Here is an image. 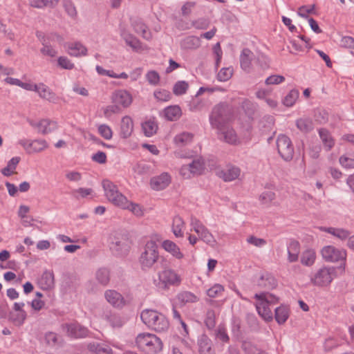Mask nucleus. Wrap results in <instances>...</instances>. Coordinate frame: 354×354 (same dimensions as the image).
Segmentation results:
<instances>
[{"label": "nucleus", "instance_id": "obj_64", "mask_svg": "<svg viewBox=\"0 0 354 354\" xmlns=\"http://www.w3.org/2000/svg\"><path fill=\"white\" fill-rule=\"evenodd\" d=\"M339 163L346 168H354V159L346 156L339 158Z\"/></svg>", "mask_w": 354, "mask_h": 354}, {"label": "nucleus", "instance_id": "obj_18", "mask_svg": "<svg viewBox=\"0 0 354 354\" xmlns=\"http://www.w3.org/2000/svg\"><path fill=\"white\" fill-rule=\"evenodd\" d=\"M131 26L135 32L141 34L143 38L149 39L151 37L150 32L147 31V26L141 19H132Z\"/></svg>", "mask_w": 354, "mask_h": 354}, {"label": "nucleus", "instance_id": "obj_51", "mask_svg": "<svg viewBox=\"0 0 354 354\" xmlns=\"http://www.w3.org/2000/svg\"><path fill=\"white\" fill-rule=\"evenodd\" d=\"M241 348L245 354H257L259 351L257 347L250 341H243Z\"/></svg>", "mask_w": 354, "mask_h": 354}, {"label": "nucleus", "instance_id": "obj_62", "mask_svg": "<svg viewBox=\"0 0 354 354\" xmlns=\"http://www.w3.org/2000/svg\"><path fill=\"white\" fill-rule=\"evenodd\" d=\"M41 53L44 55L53 57L57 55V51L50 46V44L43 45V48L40 50Z\"/></svg>", "mask_w": 354, "mask_h": 354}, {"label": "nucleus", "instance_id": "obj_21", "mask_svg": "<svg viewBox=\"0 0 354 354\" xmlns=\"http://www.w3.org/2000/svg\"><path fill=\"white\" fill-rule=\"evenodd\" d=\"M254 54L248 48H243L240 55V64L243 70L248 71L250 68L251 62L253 59Z\"/></svg>", "mask_w": 354, "mask_h": 354}, {"label": "nucleus", "instance_id": "obj_55", "mask_svg": "<svg viewBox=\"0 0 354 354\" xmlns=\"http://www.w3.org/2000/svg\"><path fill=\"white\" fill-rule=\"evenodd\" d=\"M224 291V287L218 283L214 284L207 290V295L212 298H214Z\"/></svg>", "mask_w": 354, "mask_h": 354}, {"label": "nucleus", "instance_id": "obj_9", "mask_svg": "<svg viewBox=\"0 0 354 354\" xmlns=\"http://www.w3.org/2000/svg\"><path fill=\"white\" fill-rule=\"evenodd\" d=\"M277 147L280 156L286 162L290 161L294 156V147L291 140L286 135L281 134L277 139Z\"/></svg>", "mask_w": 354, "mask_h": 354}, {"label": "nucleus", "instance_id": "obj_39", "mask_svg": "<svg viewBox=\"0 0 354 354\" xmlns=\"http://www.w3.org/2000/svg\"><path fill=\"white\" fill-rule=\"evenodd\" d=\"M189 88V84L186 81H178L173 86V93L176 95H183L185 94Z\"/></svg>", "mask_w": 354, "mask_h": 354}, {"label": "nucleus", "instance_id": "obj_42", "mask_svg": "<svg viewBox=\"0 0 354 354\" xmlns=\"http://www.w3.org/2000/svg\"><path fill=\"white\" fill-rule=\"evenodd\" d=\"M187 165L192 174H201L204 169V162L200 158L194 159Z\"/></svg>", "mask_w": 354, "mask_h": 354}, {"label": "nucleus", "instance_id": "obj_14", "mask_svg": "<svg viewBox=\"0 0 354 354\" xmlns=\"http://www.w3.org/2000/svg\"><path fill=\"white\" fill-rule=\"evenodd\" d=\"M104 297L106 301L114 307L122 308L124 305L122 295L114 290H106Z\"/></svg>", "mask_w": 354, "mask_h": 354}, {"label": "nucleus", "instance_id": "obj_27", "mask_svg": "<svg viewBox=\"0 0 354 354\" xmlns=\"http://www.w3.org/2000/svg\"><path fill=\"white\" fill-rule=\"evenodd\" d=\"M87 348L89 351L95 354H112V349L106 344L93 342L87 345Z\"/></svg>", "mask_w": 354, "mask_h": 354}, {"label": "nucleus", "instance_id": "obj_32", "mask_svg": "<svg viewBox=\"0 0 354 354\" xmlns=\"http://www.w3.org/2000/svg\"><path fill=\"white\" fill-rule=\"evenodd\" d=\"M297 127L303 133H309L314 129L312 120L309 118H299L296 120Z\"/></svg>", "mask_w": 354, "mask_h": 354}, {"label": "nucleus", "instance_id": "obj_53", "mask_svg": "<svg viewBox=\"0 0 354 354\" xmlns=\"http://www.w3.org/2000/svg\"><path fill=\"white\" fill-rule=\"evenodd\" d=\"M146 79L151 85L156 86L159 84L160 77L156 71H149L146 74Z\"/></svg>", "mask_w": 354, "mask_h": 354}, {"label": "nucleus", "instance_id": "obj_13", "mask_svg": "<svg viewBox=\"0 0 354 354\" xmlns=\"http://www.w3.org/2000/svg\"><path fill=\"white\" fill-rule=\"evenodd\" d=\"M171 178L167 173H162L158 176L153 177L150 180V185L154 190H162L170 183Z\"/></svg>", "mask_w": 354, "mask_h": 354}, {"label": "nucleus", "instance_id": "obj_37", "mask_svg": "<svg viewBox=\"0 0 354 354\" xmlns=\"http://www.w3.org/2000/svg\"><path fill=\"white\" fill-rule=\"evenodd\" d=\"M193 139V134L188 132H183L176 135L174 138V142L179 147L187 145Z\"/></svg>", "mask_w": 354, "mask_h": 354}, {"label": "nucleus", "instance_id": "obj_19", "mask_svg": "<svg viewBox=\"0 0 354 354\" xmlns=\"http://www.w3.org/2000/svg\"><path fill=\"white\" fill-rule=\"evenodd\" d=\"M162 247L167 252L178 259L183 258V254L180 252L179 247L170 240H165L162 243Z\"/></svg>", "mask_w": 354, "mask_h": 354}, {"label": "nucleus", "instance_id": "obj_60", "mask_svg": "<svg viewBox=\"0 0 354 354\" xmlns=\"http://www.w3.org/2000/svg\"><path fill=\"white\" fill-rule=\"evenodd\" d=\"M107 319L113 327H121L123 324L120 317L115 314L107 316Z\"/></svg>", "mask_w": 354, "mask_h": 354}, {"label": "nucleus", "instance_id": "obj_47", "mask_svg": "<svg viewBox=\"0 0 354 354\" xmlns=\"http://www.w3.org/2000/svg\"><path fill=\"white\" fill-rule=\"evenodd\" d=\"M154 97L158 101L168 102L171 99V93L165 89L156 90L153 93Z\"/></svg>", "mask_w": 354, "mask_h": 354}, {"label": "nucleus", "instance_id": "obj_30", "mask_svg": "<svg viewBox=\"0 0 354 354\" xmlns=\"http://www.w3.org/2000/svg\"><path fill=\"white\" fill-rule=\"evenodd\" d=\"M121 37L125 41L126 44L132 48V49L137 50L141 48V44L139 39L132 34H130L125 30H122L121 32Z\"/></svg>", "mask_w": 354, "mask_h": 354}, {"label": "nucleus", "instance_id": "obj_17", "mask_svg": "<svg viewBox=\"0 0 354 354\" xmlns=\"http://www.w3.org/2000/svg\"><path fill=\"white\" fill-rule=\"evenodd\" d=\"M133 120L129 116H124L122 118L120 125V136L122 138H129L133 132Z\"/></svg>", "mask_w": 354, "mask_h": 354}, {"label": "nucleus", "instance_id": "obj_50", "mask_svg": "<svg viewBox=\"0 0 354 354\" xmlns=\"http://www.w3.org/2000/svg\"><path fill=\"white\" fill-rule=\"evenodd\" d=\"M26 316L27 314L26 311H21V313L18 312L16 315L10 313V319L15 324V325L21 326L24 324L26 319Z\"/></svg>", "mask_w": 354, "mask_h": 354}, {"label": "nucleus", "instance_id": "obj_58", "mask_svg": "<svg viewBox=\"0 0 354 354\" xmlns=\"http://www.w3.org/2000/svg\"><path fill=\"white\" fill-rule=\"evenodd\" d=\"M275 198V194L271 191H266L263 192L260 196L259 200L261 201L262 203L266 204L272 201H273Z\"/></svg>", "mask_w": 354, "mask_h": 354}, {"label": "nucleus", "instance_id": "obj_22", "mask_svg": "<svg viewBox=\"0 0 354 354\" xmlns=\"http://www.w3.org/2000/svg\"><path fill=\"white\" fill-rule=\"evenodd\" d=\"M198 344L200 354H214L212 348V341L207 335H201L198 339Z\"/></svg>", "mask_w": 354, "mask_h": 354}, {"label": "nucleus", "instance_id": "obj_36", "mask_svg": "<svg viewBox=\"0 0 354 354\" xmlns=\"http://www.w3.org/2000/svg\"><path fill=\"white\" fill-rule=\"evenodd\" d=\"M254 298L259 301L266 302L268 306L270 304H274L278 302L279 298L271 293L261 292L254 295Z\"/></svg>", "mask_w": 354, "mask_h": 354}, {"label": "nucleus", "instance_id": "obj_2", "mask_svg": "<svg viewBox=\"0 0 354 354\" xmlns=\"http://www.w3.org/2000/svg\"><path fill=\"white\" fill-rule=\"evenodd\" d=\"M232 116V106L226 102H221L212 108L209 115V122L213 127L223 129V127L227 124Z\"/></svg>", "mask_w": 354, "mask_h": 354}, {"label": "nucleus", "instance_id": "obj_59", "mask_svg": "<svg viewBox=\"0 0 354 354\" xmlns=\"http://www.w3.org/2000/svg\"><path fill=\"white\" fill-rule=\"evenodd\" d=\"M285 80V77L283 75H272L269 76L266 80L265 83L267 85L269 84H278L283 82Z\"/></svg>", "mask_w": 354, "mask_h": 354}, {"label": "nucleus", "instance_id": "obj_25", "mask_svg": "<svg viewBox=\"0 0 354 354\" xmlns=\"http://www.w3.org/2000/svg\"><path fill=\"white\" fill-rule=\"evenodd\" d=\"M57 128V124L56 122L48 119H42L39 121L37 131L45 135L55 131Z\"/></svg>", "mask_w": 354, "mask_h": 354}, {"label": "nucleus", "instance_id": "obj_4", "mask_svg": "<svg viewBox=\"0 0 354 354\" xmlns=\"http://www.w3.org/2000/svg\"><path fill=\"white\" fill-rule=\"evenodd\" d=\"M136 343L139 350L146 354H156L162 348L161 339L151 333L139 334L136 339Z\"/></svg>", "mask_w": 354, "mask_h": 354}, {"label": "nucleus", "instance_id": "obj_56", "mask_svg": "<svg viewBox=\"0 0 354 354\" xmlns=\"http://www.w3.org/2000/svg\"><path fill=\"white\" fill-rule=\"evenodd\" d=\"M121 112V108L116 104L109 105L104 109V115L106 118H109L113 113Z\"/></svg>", "mask_w": 354, "mask_h": 354}, {"label": "nucleus", "instance_id": "obj_20", "mask_svg": "<svg viewBox=\"0 0 354 354\" xmlns=\"http://www.w3.org/2000/svg\"><path fill=\"white\" fill-rule=\"evenodd\" d=\"M318 131L325 149L327 151H330L335 145V141L330 135V133L325 128H321Z\"/></svg>", "mask_w": 354, "mask_h": 354}, {"label": "nucleus", "instance_id": "obj_41", "mask_svg": "<svg viewBox=\"0 0 354 354\" xmlns=\"http://www.w3.org/2000/svg\"><path fill=\"white\" fill-rule=\"evenodd\" d=\"M86 48L82 46L79 42H76L68 47V53L71 56L77 57L81 55H85L86 54Z\"/></svg>", "mask_w": 354, "mask_h": 354}, {"label": "nucleus", "instance_id": "obj_5", "mask_svg": "<svg viewBox=\"0 0 354 354\" xmlns=\"http://www.w3.org/2000/svg\"><path fill=\"white\" fill-rule=\"evenodd\" d=\"M106 198L114 205L120 207H128V200L122 193H120L117 186L108 179H104L102 182Z\"/></svg>", "mask_w": 354, "mask_h": 354}, {"label": "nucleus", "instance_id": "obj_29", "mask_svg": "<svg viewBox=\"0 0 354 354\" xmlns=\"http://www.w3.org/2000/svg\"><path fill=\"white\" fill-rule=\"evenodd\" d=\"M181 109L179 106H169L164 109V115L167 120L176 121L181 115Z\"/></svg>", "mask_w": 354, "mask_h": 354}, {"label": "nucleus", "instance_id": "obj_61", "mask_svg": "<svg viewBox=\"0 0 354 354\" xmlns=\"http://www.w3.org/2000/svg\"><path fill=\"white\" fill-rule=\"evenodd\" d=\"M247 322L250 327L256 330L259 328V323L257 317L253 314H248L246 316Z\"/></svg>", "mask_w": 354, "mask_h": 354}, {"label": "nucleus", "instance_id": "obj_49", "mask_svg": "<svg viewBox=\"0 0 354 354\" xmlns=\"http://www.w3.org/2000/svg\"><path fill=\"white\" fill-rule=\"evenodd\" d=\"M314 118L318 123L325 124L328 120V113L326 110L319 109L315 111Z\"/></svg>", "mask_w": 354, "mask_h": 354}, {"label": "nucleus", "instance_id": "obj_3", "mask_svg": "<svg viewBox=\"0 0 354 354\" xmlns=\"http://www.w3.org/2000/svg\"><path fill=\"white\" fill-rule=\"evenodd\" d=\"M140 318L149 328L156 332H162L169 328V322L162 313L151 309H145L142 311Z\"/></svg>", "mask_w": 354, "mask_h": 354}, {"label": "nucleus", "instance_id": "obj_43", "mask_svg": "<svg viewBox=\"0 0 354 354\" xmlns=\"http://www.w3.org/2000/svg\"><path fill=\"white\" fill-rule=\"evenodd\" d=\"M324 231L333 234L341 240L347 239L350 234L348 231L341 228L328 227L325 228Z\"/></svg>", "mask_w": 354, "mask_h": 354}, {"label": "nucleus", "instance_id": "obj_45", "mask_svg": "<svg viewBox=\"0 0 354 354\" xmlns=\"http://www.w3.org/2000/svg\"><path fill=\"white\" fill-rule=\"evenodd\" d=\"M216 314L214 310L209 309L205 315V324L209 330L213 329L216 325Z\"/></svg>", "mask_w": 354, "mask_h": 354}, {"label": "nucleus", "instance_id": "obj_7", "mask_svg": "<svg viewBox=\"0 0 354 354\" xmlns=\"http://www.w3.org/2000/svg\"><path fill=\"white\" fill-rule=\"evenodd\" d=\"M336 276V268L333 266L323 267L320 268L314 277H311V282L317 286H327Z\"/></svg>", "mask_w": 354, "mask_h": 354}, {"label": "nucleus", "instance_id": "obj_33", "mask_svg": "<svg viewBox=\"0 0 354 354\" xmlns=\"http://www.w3.org/2000/svg\"><path fill=\"white\" fill-rule=\"evenodd\" d=\"M40 283L44 289H49L54 286V274L53 272L46 270L43 272Z\"/></svg>", "mask_w": 354, "mask_h": 354}, {"label": "nucleus", "instance_id": "obj_10", "mask_svg": "<svg viewBox=\"0 0 354 354\" xmlns=\"http://www.w3.org/2000/svg\"><path fill=\"white\" fill-rule=\"evenodd\" d=\"M110 250L117 257L126 256L129 252L130 241L126 236H114L111 238Z\"/></svg>", "mask_w": 354, "mask_h": 354}, {"label": "nucleus", "instance_id": "obj_52", "mask_svg": "<svg viewBox=\"0 0 354 354\" xmlns=\"http://www.w3.org/2000/svg\"><path fill=\"white\" fill-rule=\"evenodd\" d=\"M233 69L231 68H222L217 74V79L220 82L230 80L232 75Z\"/></svg>", "mask_w": 354, "mask_h": 354}, {"label": "nucleus", "instance_id": "obj_38", "mask_svg": "<svg viewBox=\"0 0 354 354\" xmlns=\"http://www.w3.org/2000/svg\"><path fill=\"white\" fill-rule=\"evenodd\" d=\"M142 128L145 135L151 137L156 133L158 124L154 121L148 120L142 123Z\"/></svg>", "mask_w": 354, "mask_h": 354}, {"label": "nucleus", "instance_id": "obj_54", "mask_svg": "<svg viewBox=\"0 0 354 354\" xmlns=\"http://www.w3.org/2000/svg\"><path fill=\"white\" fill-rule=\"evenodd\" d=\"M98 132L106 140H110L113 136L112 130L107 124H100L98 127Z\"/></svg>", "mask_w": 354, "mask_h": 354}, {"label": "nucleus", "instance_id": "obj_35", "mask_svg": "<svg viewBox=\"0 0 354 354\" xmlns=\"http://www.w3.org/2000/svg\"><path fill=\"white\" fill-rule=\"evenodd\" d=\"M95 276L97 281L103 286L107 285L110 281V271L106 268L98 269Z\"/></svg>", "mask_w": 354, "mask_h": 354}, {"label": "nucleus", "instance_id": "obj_6", "mask_svg": "<svg viewBox=\"0 0 354 354\" xmlns=\"http://www.w3.org/2000/svg\"><path fill=\"white\" fill-rule=\"evenodd\" d=\"M321 254L327 262H340L339 268L344 269L346 259V252L343 249H337L333 245L324 246Z\"/></svg>", "mask_w": 354, "mask_h": 354}, {"label": "nucleus", "instance_id": "obj_48", "mask_svg": "<svg viewBox=\"0 0 354 354\" xmlns=\"http://www.w3.org/2000/svg\"><path fill=\"white\" fill-rule=\"evenodd\" d=\"M199 39L194 36L187 37L181 43L185 48H194L198 46Z\"/></svg>", "mask_w": 354, "mask_h": 354}, {"label": "nucleus", "instance_id": "obj_12", "mask_svg": "<svg viewBox=\"0 0 354 354\" xmlns=\"http://www.w3.org/2000/svg\"><path fill=\"white\" fill-rule=\"evenodd\" d=\"M112 102L118 106L121 105L122 107L127 108L131 104L132 97L127 91L120 90L113 94Z\"/></svg>", "mask_w": 354, "mask_h": 354}, {"label": "nucleus", "instance_id": "obj_24", "mask_svg": "<svg viewBox=\"0 0 354 354\" xmlns=\"http://www.w3.org/2000/svg\"><path fill=\"white\" fill-rule=\"evenodd\" d=\"M219 131L218 138L225 142L233 144L236 141V135L232 129H230L227 125L223 127V129H218Z\"/></svg>", "mask_w": 354, "mask_h": 354}, {"label": "nucleus", "instance_id": "obj_34", "mask_svg": "<svg viewBox=\"0 0 354 354\" xmlns=\"http://www.w3.org/2000/svg\"><path fill=\"white\" fill-rule=\"evenodd\" d=\"M304 8H306L305 6H302L300 8H299V10L297 12L298 15L302 18L308 19V21L309 22V25L310 26V28L312 29L313 31H314L315 33H317V34L321 33L322 32V30L319 28L317 22L313 17H310L306 14H304L302 12V10Z\"/></svg>", "mask_w": 354, "mask_h": 354}, {"label": "nucleus", "instance_id": "obj_40", "mask_svg": "<svg viewBox=\"0 0 354 354\" xmlns=\"http://www.w3.org/2000/svg\"><path fill=\"white\" fill-rule=\"evenodd\" d=\"M47 147L45 140H35L28 143V147H30V153L41 151Z\"/></svg>", "mask_w": 354, "mask_h": 354}, {"label": "nucleus", "instance_id": "obj_11", "mask_svg": "<svg viewBox=\"0 0 354 354\" xmlns=\"http://www.w3.org/2000/svg\"><path fill=\"white\" fill-rule=\"evenodd\" d=\"M62 329L66 333L68 337L75 339L84 338L88 336L89 333L87 328L77 322L63 324Z\"/></svg>", "mask_w": 354, "mask_h": 354}, {"label": "nucleus", "instance_id": "obj_31", "mask_svg": "<svg viewBox=\"0 0 354 354\" xmlns=\"http://www.w3.org/2000/svg\"><path fill=\"white\" fill-rule=\"evenodd\" d=\"M316 259V253L314 250L308 249L304 251L301 256V263L306 266H311Z\"/></svg>", "mask_w": 354, "mask_h": 354}, {"label": "nucleus", "instance_id": "obj_26", "mask_svg": "<svg viewBox=\"0 0 354 354\" xmlns=\"http://www.w3.org/2000/svg\"><path fill=\"white\" fill-rule=\"evenodd\" d=\"M289 308L285 305H281L274 310V318L276 322L281 325L283 324L289 317Z\"/></svg>", "mask_w": 354, "mask_h": 354}, {"label": "nucleus", "instance_id": "obj_63", "mask_svg": "<svg viewBox=\"0 0 354 354\" xmlns=\"http://www.w3.org/2000/svg\"><path fill=\"white\" fill-rule=\"evenodd\" d=\"M91 158L93 161L100 164H104L106 162V155L103 151H97L92 156Z\"/></svg>", "mask_w": 354, "mask_h": 354}, {"label": "nucleus", "instance_id": "obj_1", "mask_svg": "<svg viewBox=\"0 0 354 354\" xmlns=\"http://www.w3.org/2000/svg\"><path fill=\"white\" fill-rule=\"evenodd\" d=\"M139 261L142 270H148L154 266V270H158L159 267H164L165 261L159 256L158 245L154 241L147 242L145 250L142 252Z\"/></svg>", "mask_w": 354, "mask_h": 354}, {"label": "nucleus", "instance_id": "obj_44", "mask_svg": "<svg viewBox=\"0 0 354 354\" xmlns=\"http://www.w3.org/2000/svg\"><path fill=\"white\" fill-rule=\"evenodd\" d=\"M299 92L297 89H292L284 97L283 103L286 106H292L299 97Z\"/></svg>", "mask_w": 354, "mask_h": 354}, {"label": "nucleus", "instance_id": "obj_15", "mask_svg": "<svg viewBox=\"0 0 354 354\" xmlns=\"http://www.w3.org/2000/svg\"><path fill=\"white\" fill-rule=\"evenodd\" d=\"M257 284L261 288L272 290L277 287V281L270 273L266 272L261 275Z\"/></svg>", "mask_w": 354, "mask_h": 354}, {"label": "nucleus", "instance_id": "obj_23", "mask_svg": "<svg viewBox=\"0 0 354 354\" xmlns=\"http://www.w3.org/2000/svg\"><path fill=\"white\" fill-rule=\"evenodd\" d=\"M37 88L38 89L36 90V92L39 93L41 98L47 100L50 102H56L57 97L47 86L40 84L37 86Z\"/></svg>", "mask_w": 354, "mask_h": 354}, {"label": "nucleus", "instance_id": "obj_57", "mask_svg": "<svg viewBox=\"0 0 354 354\" xmlns=\"http://www.w3.org/2000/svg\"><path fill=\"white\" fill-rule=\"evenodd\" d=\"M58 65L64 69L71 70L74 68V64H73L67 57H59L57 60Z\"/></svg>", "mask_w": 354, "mask_h": 354}, {"label": "nucleus", "instance_id": "obj_28", "mask_svg": "<svg viewBox=\"0 0 354 354\" xmlns=\"http://www.w3.org/2000/svg\"><path fill=\"white\" fill-rule=\"evenodd\" d=\"M266 302H263L262 301H259L258 304H256L257 310L259 315L266 321L269 322L272 320V313L269 308V306L266 304Z\"/></svg>", "mask_w": 354, "mask_h": 354}, {"label": "nucleus", "instance_id": "obj_8", "mask_svg": "<svg viewBox=\"0 0 354 354\" xmlns=\"http://www.w3.org/2000/svg\"><path fill=\"white\" fill-rule=\"evenodd\" d=\"M167 263L164 267H159V269H163L162 271H158L159 282L157 286L162 289H167L170 286H176L180 283V277L172 270L166 269Z\"/></svg>", "mask_w": 354, "mask_h": 354}, {"label": "nucleus", "instance_id": "obj_46", "mask_svg": "<svg viewBox=\"0 0 354 354\" xmlns=\"http://www.w3.org/2000/svg\"><path fill=\"white\" fill-rule=\"evenodd\" d=\"M198 234L204 242L210 245H214V244L216 243V240L214 239L213 235L209 232L206 227L202 229L200 232L198 233Z\"/></svg>", "mask_w": 354, "mask_h": 354}, {"label": "nucleus", "instance_id": "obj_16", "mask_svg": "<svg viewBox=\"0 0 354 354\" xmlns=\"http://www.w3.org/2000/svg\"><path fill=\"white\" fill-rule=\"evenodd\" d=\"M240 169L234 166L227 167L218 173V176L225 182L232 181L236 179L240 175Z\"/></svg>", "mask_w": 354, "mask_h": 354}]
</instances>
